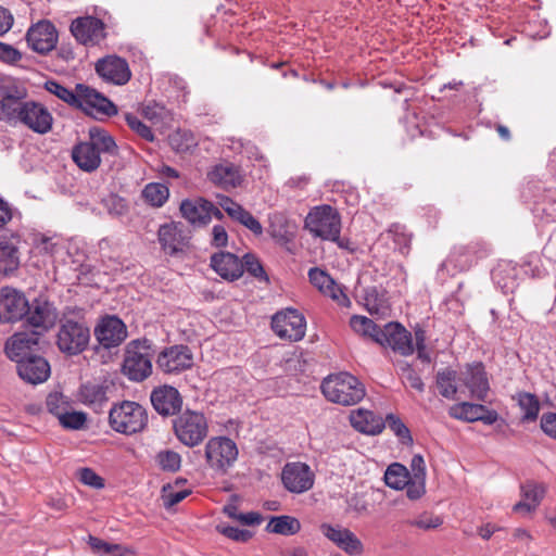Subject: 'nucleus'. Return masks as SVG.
Here are the masks:
<instances>
[{"mask_svg": "<svg viewBox=\"0 0 556 556\" xmlns=\"http://www.w3.org/2000/svg\"><path fill=\"white\" fill-rule=\"evenodd\" d=\"M88 135V141L73 147L72 159L81 170L92 173L101 164V154L115 156L118 153V147L114 138L103 128L91 127Z\"/></svg>", "mask_w": 556, "mask_h": 556, "instance_id": "1", "label": "nucleus"}, {"mask_svg": "<svg viewBox=\"0 0 556 556\" xmlns=\"http://www.w3.org/2000/svg\"><path fill=\"white\" fill-rule=\"evenodd\" d=\"M76 309L68 311L60 318L56 333V345L66 355L74 356L83 353L90 341V329L83 316L71 317L70 314Z\"/></svg>", "mask_w": 556, "mask_h": 556, "instance_id": "2", "label": "nucleus"}, {"mask_svg": "<svg viewBox=\"0 0 556 556\" xmlns=\"http://www.w3.org/2000/svg\"><path fill=\"white\" fill-rule=\"evenodd\" d=\"M320 389L328 401L343 406L355 405L365 396L363 383L349 372L329 375Z\"/></svg>", "mask_w": 556, "mask_h": 556, "instance_id": "3", "label": "nucleus"}, {"mask_svg": "<svg viewBox=\"0 0 556 556\" xmlns=\"http://www.w3.org/2000/svg\"><path fill=\"white\" fill-rule=\"evenodd\" d=\"M153 343L147 338L130 341L125 351L123 371L131 381H143L152 374Z\"/></svg>", "mask_w": 556, "mask_h": 556, "instance_id": "4", "label": "nucleus"}, {"mask_svg": "<svg viewBox=\"0 0 556 556\" xmlns=\"http://www.w3.org/2000/svg\"><path fill=\"white\" fill-rule=\"evenodd\" d=\"M109 422L114 431L131 435L144 430L148 425V413L137 402L123 401L110 409Z\"/></svg>", "mask_w": 556, "mask_h": 556, "instance_id": "5", "label": "nucleus"}, {"mask_svg": "<svg viewBox=\"0 0 556 556\" xmlns=\"http://www.w3.org/2000/svg\"><path fill=\"white\" fill-rule=\"evenodd\" d=\"M173 429L178 441L188 447L201 444L208 433L204 414L191 409H186L173 420Z\"/></svg>", "mask_w": 556, "mask_h": 556, "instance_id": "6", "label": "nucleus"}, {"mask_svg": "<svg viewBox=\"0 0 556 556\" xmlns=\"http://www.w3.org/2000/svg\"><path fill=\"white\" fill-rule=\"evenodd\" d=\"M305 228L315 237L337 241L341 230V218L330 205L314 207L305 218Z\"/></svg>", "mask_w": 556, "mask_h": 556, "instance_id": "7", "label": "nucleus"}, {"mask_svg": "<svg viewBox=\"0 0 556 556\" xmlns=\"http://www.w3.org/2000/svg\"><path fill=\"white\" fill-rule=\"evenodd\" d=\"M205 458L210 468L225 475L238 458L237 444L227 437H213L205 445Z\"/></svg>", "mask_w": 556, "mask_h": 556, "instance_id": "8", "label": "nucleus"}, {"mask_svg": "<svg viewBox=\"0 0 556 556\" xmlns=\"http://www.w3.org/2000/svg\"><path fill=\"white\" fill-rule=\"evenodd\" d=\"M271 329L280 338L291 342L300 341L305 336V317L295 308H286L271 317Z\"/></svg>", "mask_w": 556, "mask_h": 556, "instance_id": "9", "label": "nucleus"}, {"mask_svg": "<svg viewBox=\"0 0 556 556\" xmlns=\"http://www.w3.org/2000/svg\"><path fill=\"white\" fill-rule=\"evenodd\" d=\"M76 91L80 92V106L76 109L83 110L92 116L111 117L118 113L117 106L103 93L85 84H77Z\"/></svg>", "mask_w": 556, "mask_h": 556, "instance_id": "10", "label": "nucleus"}, {"mask_svg": "<svg viewBox=\"0 0 556 556\" xmlns=\"http://www.w3.org/2000/svg\"><path fill=\"white\" fill-rule=\"evenodd\" d=\"M127 327L116 315L102 317L94 327V337L101 348L110 350L119 346L127 338Z\"/></svg>", "mask_w": 556, "mask_h": 556, "instance_id": "11", "label": "nucleus"}, {"mask_svg": "<svg viewBox=\"0 0 556 556\" xmlns=\"http://www.w3.org/2000/svg\"><path fill=\"white\" fill-rule=\"evenodd\" d=\"M156 365L165 374H179L193 366L192 351L185 344L165 348L159 354Z\"/></svg>", "mask_w": 556, "mask_h": 556, "instance_id": "12", "label": "nucleus"}, {"mask_svg": "<svg viewBox=\"0 0 556 556\" xmlns=\"http://www.w3.org/2000/svg\"><path fill=\"white\" fill-rule=\"evenodd\" d=\"M39 332L38 331H20L11 336L5 342L7 356L15 362L30 357L31 355H39Z\"/></svg>", "mask_w": 556, "mask_h": 556, "instance_id": "13", "label": "nucleus"}, {"mask_svg": "<svg viewBox=\"0 0 556 556\" xmlns=\"http://www.w3.org/2000/svg\"><path fill=\"white\" fill-rule=\"evenodd\" d=\"M27 324L38 331L39 337L52 328L58 319V312L54 305L45 298H36L28 302Z\"/></svg>", "mask_w": 556, "mask_h": 556, "instance_id": "14", "label": "nucleus"}, {"mask_svg": "<svg viewBox=\"0 0 556 556\" xmlns=\"http://www.w3.org/2000/svg\"><path fill=\"white\" fill-rule=\"evenodd\" d=\"M94 70L104 81L116 86H123L131 78L128 62L116 54L99 59L94 65Z\"/></svg>", "mask_w": 556, "mask_h": 556, "instance_id": "15", "label": "nucleus"}, {"mask_svg": "<svg viewBox=\"0 0 556 556\" xmlns=\"http://www.w3.org/2000/svg\"><path fill=\"white\" fill-rule=\"evenodd\" d=\"M71 33L79 43L96 46L105 38V25L94 16L77 17L71 24Z\"/></svg>", "mask_w": 556, "mask_h": 556, "instance_id": "16", "label": "nucleus"}, {"mask_svg": "<svg viewBox=\"0 0 556 556\" xmlns=\"http://www.w3.org/2000/svg\"><path fill=\"white\" fill-rule=\"evenodd\" d=\"M28 301L25 295L10 287L0 290V321L14 323L26 316Z\"/></svg>", "mask_w": 556, "mask_h": 556, "instance_id": "17", "label": "nucleus"}, {"mask_svg": "<svg viewBox=\"0 0 556 556\" xmlns=\"http://www.w3.org/2000/svg\"><path fill=\"white\" fill-rule=\"evenodd\" d=\"M285 488L292 493L308 491L314 484V473L304 463H288L281 472Z\"/></svg>", "mask_w": 556, "mask_h": 556, "instance_id": "18", "label": "nucleus"}, {"mask_svg": "<svg viewBox=\"0 0 556 556\" xmlns=\"http://www.w3.org/2000/svg\"><path fill=\"white\" fill-rule=\"evenodd\" d=\"M18 122L34 132L45 135L52 129L53 116L41 103L26 101Z\"/></svg>", "mask_w": 556, "mask_h": 556, "instance_id": "19", "label": "nucleus"}, {"mask_svg": "<svg viewBox=\"0 0 556 556\" xmlns=\"http://www.w3.org/2000/svg\"><path fill=\"white\" fill-rule=\"evenodd\" d=\"M459 379L469 390L470 396L479 401L486 399L490 390L488 375L484 365L480 362L467 364L460 371Z\"/></svg>", "mask_w": 556, "mask_h": 556, "instance_id": "20", "label": "nucleus"}, {"mask_svg": "<svg viewBox=\"0 0 556 556\" xmlns=\"http://www.w3.org/2000/svg\"><path fill=\"white\" fill-rule=\"evenodd\" d=\"M308 279L324 295L331 298L339 305L343 307L351 305V301L342 287L326 270L313 267L308 270Z\"/></svg>", "mask_w": 556, "mask_h": 556, "instance_id": "21", "label": "nucleus"}, {"mask_svg": "<svg viewBox=\"0 0 556 556\" xmlns=\"http://www.w3.org/2000/svg\"><path fill=\"white\" fill-rule=\"evenodd\" d=\"M26 39L34 51L46 54L55 48L58 31L51 22L41 21L28 29Z\"/></svg>", "mask_w": 556, "mask_h": 556, "instance_id": "22", "label": "nucleus"}, {"mask_svg": "<svg viewBox=\"0 0 556 556\" xmlns=\"http://www.w3.org/2000/svg\"><path fill=\"white\" fill-rule=\"evenodd\" d=\"M159 242L165 253L175 255L189 244L190 233L180 223L164 224L157 231Z\"/></svg>", "mask_w": 556, "mask_h": 556, "instance_id": "23", "label": "nucleus"}, {"mask_svg": "<svg viewBox=\"0 0 556 556\" xmlns=\"http://www.w3.org/2000/svg\"><path fill=\"white\" fill-rule=\"evenodd\" d=\"M22 380L30 384L45 382L51 374L49 362L42 355H31L16 364Z\"/></svg>", "mask_w": 556, "mask_h": 556, "instance_id": "24", "label": "nucleus"}, {"mask_svg": "<svg viewBox=\"0 0 556 556\" xmlns=\"http://www.w3.org/2000/svg\"><path fill=\"white\" fill-rule=\"evenodd\" d=\"M153 408L162 416H173L181 409L182 399L178 390L172 386L154 389L150 396Z\"/></svg>", "mask_w": 556, "mask_h": 556, "instance_id": "25", "label": "nucleus"}, {"mask_svg": "<svg viewBox=\"0 0 556 556\" xmlns=\"http://www.w3.org/2000/svg\"><path fill=\"white\" fill-rule=\"evenodd\" d=\"M320 531L329 541L349 555H359L363 551L362 542L346 528L323 523Z\"/></svg>", "mask_w": 556, "mask_h": 556, "instance_id": "26", "label": "nucleus"}, {"mask_svg": "<svg viewBox=\"0 0 556 556\" xmlns=\"http://www.w3.org/2000/svg\"><path fill=\"white\" fill-rule=\"evenodd\" d=\"M0 96V119L9 123L18 122L26 102L23 101L26 97V92L16 87H12L1 89Z\"/></svg>", "mask_w": 556, "mask_h": 556, "instance_id": "27", "label": "nucleus"}, {"mask_svg": "<svg viewBox=\"0 0 556 556\" xmlns=\"http://www.w3.org/2000/svg\"><path fill=\"white\" fill-rule=\"evenodd\" d=\"M211 267L224 279L235 281L243 274L241 260L230 252L215 253L211 257Z\"/></svg>", "mask_w": 556, "mask_h": 556, "instance_id": "28", "label": "nucleus"}, {"mask_svg": "<svg viewBox=\"0 0 556 556\" xmlns=\"http://www.w3.org/2000/svg\"><path fill=\"white\" fill-rule=\"evenodd\" d=\"M384 340L393 351L402 355H410L414 352L410 332L399 323L390 321L384 325Z\"/></svg>", "mask_w": 556, "mask_h": 556, "instance_id": "29", "label": "nucleus"}, {"mask_svg": "<svg viewBox=\"0 0 556 556\" xmlns=\"http://www.w3.org/2000/svg\"><path fill=\"white\" fill-rule=\"evenodd\" d=\"M20 236L12 233L10 238L0 237V273L9 275L20 266Z\"/></svg>", "mask_w": 556, "mask_h": 556, "instance_id": "30", "label": "nucleus"}, {"mask_svg": "<svg viewBox=\"0 0 556 556\" xmlns=\"http://www.w3.org/2000/svg\"><path fill=\"white\" fill-rule=\"evenodd\" d=\"M208 200L202 197L185 199L180 203L181 215L194 226H205L210 223Z\"/></svg>", "mask_w": 556, "mask_h": 556, "instance_id": "31", "label": "nucleus"}, {"mask_svg": "<svg viewBox=\"0 0 556 556\" xmlns=\"http://www.w3.org/2000/svg\"><path fill=\"white\" fill-rule=\"evenodd\" d=\"M412 480L407 488L406 495L409 500L416 501L426 493V464L420 454L413 456L410 462Z\"/></svg>", "mask_w": 556, "mask_h": 556, "instance_id": "32", "label": "nucleus"}, {"mask_svg": "<svg viewBox=\"0 0 556 556\" xmlns=\"http://www.w3.org/2000/svg\"><path fill=\"white\" fill-rule=\"evenodd\" d=\"M207 178L213 184L223 188H235L242 181L239 167L231 163L215 165L207 173Z\"/></svg>", "mask_w": 556, "mask_h": 556, "instance_id": "33", "label": "nucleus"}, {"mask_svg": "<svg viewBox=\"0 0 556 556\" xmlns=\"http://www.w3.org/2000/svg\"><path fill=\"white\" fill-rule=\"evenodd\" d=\"M108 390L105 384L87 382L79 389V399L85 405L98 410L109 401Z\"/></svg>", "mask_w": 556, "mask_h": 556, "instance_id": "34", "label": "nucleus"}, {"mask_svg": "<svg viewBox=\"0 0 556 556\" xmlns=\"http://www.w3.org/2000/svg\"><path fill=\"white\" fill-rule=\"evenodd\" d=\"M478 244L458 245L453 249L446 263L463 271L469 269L481 255H478Z\"/></svg>", "mask_w": 556, "mask_h": 556, "instance_id": "35", "label": "nucleus"}, {"mask_svg": "<svg viewBox=\"0 0 556 556\" xmlns=\"http://www.w3.org/2000/svg\"><path fill=\"white\" fill-rule=\"evenodd\" d=\"M351 328L365 340L382 345V329L370 318L353 315L350 319Z\"/></svg>", "mask_w": 556, "mask_h": 556, "instance_id": "36", "label": "nucleus"}, {"mask_svg": "<svg viewBox=\"0 0 556 556\" xmlns=\"http://www.w3.org/2000/svg\"><path fill=\"white\" fill-rule=\"evenodd\" d=\"M350 421L353 428L363 433L376 434L382 431V422L370 410L362 408L352 410Z\"/></svg>", "mask_w": 556, "mask_h": 556, "instance_id": "37", "label": "nucleus"}, {"mask_svg": "<svg viewBox=\"0 0 556 556\" xmlns=\"http://www.w3.org/2000/svg\"><path fill=\"white\" fill-rule=\"evenodd\" d=\"M268 233L278 242H287L292 236L291 224L282 212H274L268 215Z\"/></svg>", "mask_w": 556, "mask_h": 556, "instance_id": "38", "label": "nucleus"}, {"mask_svg": "<svg viewBox=\"0 0 556 556\" xmlns=\"http://www.w3.org/2000/svg\"><path fill=\"white\" fill-rule=\"evenodd\" d=\"M410 480L408 469L400 463H393L384 470V484L394 490L407 489Z\"/></svg>", "mask_w": 556, "mask_h": 556, "instance_id": "39", "label": "nucleus"}, {"mask_svg": "<svg viewBox=\"0 0 556 556\" xmlns=\"http://www.w3.org/2000/svg\"><path fill=\"white\" fill-rule=\"evenodd\" d=\"M456 380L457 372L451 368H444L437 372L435 386L442 397L447 400H455L456 393L458 391Z\"/></svg>", "mask_w": 556, "mask_h": 556, "instance_id": "40", "label": "nucleus"}, {"mask_svg": "<svg viewBox=\"0 0 556 556\" xmlns=\"http://www.w3.org/2000/svg\"><path fill=\"white\" fill-rule=\"evenodd\" d=\"M301 530V523L295 517L282 515L271 517L266 526V531L281 535H293Z\"/></svg>", "mask_w": 556, "mask_h": 556, "instance_id": "41", "label": "nucleus"}, {"mask_svg": "<svg viewBox=\"0 0 556 556\" xmlns=\"http://www.w3.org/2000/svg\"><path fill=\"white\" fill-rule=\"evenodd\" d=\"M45 89L50 92L51 94L55 96L66 104L73 108L80 106V92H77L76 90H71L64 85L60 84L59 81L54 79H49L45 83Z\"/></svg>", "mask_w": 556, "mask_h": 556, "instance_id": "42", "label": "nucleus"}, {"mask_svg": "<svg viewBox=\"0 0 556 556\" xmlns=\"http://www.w3.org/2000/svg\"><path fill=\"white\" fill-rule=\"evenodd\" d=\"M388 427L403 446H412L414 443L410 430L404 421L394 414L384 416V428Z\"/></svg>", "mask_w": 556, "mask_h": 556, "instance_id": "43", "label": "nucleus"}, {"mask_svg": "<svg viewBox=\"0 0 556 556\" xmlns=\"http://www.w3.org/2000/svg\"><path fill=\"white\" fill-rule=\"evenodd\" d=\"M516 400L522 412L521 420L526 422L535 421L540 412L538 397L529 392H519Z\"/></svg>", "mask_w": 556, "mask_h": 556, "instance_id": "44", "label": "nucleus"}, {"mask_svg": "<svg viewBox=\"0 0 556 556\" xmlns=\"http://www.w3.org/2000/svg\"><path fill=\"white\" fill-rule=\"evenodd\" d=\"M483 412L482 404H473L469 402H463L455 404L450 407L448 414L451 417L464 420L467 422L478 421L479 413Z\"/></svg>", "mask_w": 556, "mask_h": 556, "instance_id": "45", "label": "nucleus"}, {"mask_svg": "<svg viewBox=\"0 0 556 556\" xmlns=\"http://www.w3.org/2000/svg\"><path fill=\"white\" fill-rule=\"evenodd\" d=\"M170 148L177 153H186L197 147L193 134L187 129H177L168 136Z\"/></svg>", "mask_w": 556, "mask_h": 556, "instance_id": "46", "label": "nucleus"}, {"mask_svg": "<svg viewBox=\"0 0 556 556\" xmlns=\"http://www.w3.org/2000/svg\"><path fill=\"white\" fill-rule=\"evenodd\" d=\"M141 115L150 122L152 126H162L169 118L168 109L157 102H149L140 109Z\"/></svg>", "mask_w": 556, "mask_h": 556, "instance_id": "47", "label": "nucleus"}, {"mask_svg": "<svg viewBox=\"0 0 556 556\" xmlns=\"http://www.w3.org/2000/svg\"><path fill=\"white\" fill-rule=\"evenodd\" d=\"M168 195V188L165 185L159 182L148 184L142 190V197L144 200L155 207L162 206L167 201Z\"/></svg>", "mask_w": 556, "mask_h": 556, "instance_id": "48", "label": "nucleus"}, {"mask_svg": "<svg viewBox=\"0 0 556 556\" xmlns=\"http://www.w3.org/2000/svg\"><path fill=\"white\" fill-rule=\"evenodd\" d=\"M546 493V485L534 481H527L520 485V495L533 507L538 508Z\"/></svg>", "mask_w": 556, "mask_h": 556, "instance_id": "49", "label": "nucleus"}, {"mask_svg": "<svg viewBox=\"0 0 556 556\" xmlns=\"http://www.w3.org/2000/svg\"><path fill=\"white\" fill-rule=\"evenodd\" d=\"M388 240L393 242L394 250H397L401 254L408 253L410 236L406 232L404 226L399 224L392 225L388 230Z\"/></svg>", "mask_w": 556, "mask_h": 556, "instance_id": "50", "label": "nucleus"}, {"mask_svg": "<svg viewBox=\"0 0 556 556\" xmlns=\"http://www.w3.org/2000/svg\"><path fill=\"white\" fill-rule=\"evenodd\" d=\"M157 466L168 472H176L181 467V456L172 450L161 451L155 456Z\"/></svg>", "mask_w": 556, "mask_h": 556, "instance_id": "51", "label": "nucleus"}, {"mask_svg": "<svg viewBox=\"0 0 556 556\" xmlns=\"http://www.w3.org/2000/svg\"><path fill=\"white\" fill-rule=\"evenodd\" d=\"M124 119L128 127L146 141L152 142L155 137L150 126L146 125L137 115L125 113Z\"/></svg>", "mask_w": 556, "mask_h": 556, "instance_id": "52", "label": "nucleus"}, {"mask_svg": "<svg viewBox=\"0 0 556 556\" xmlns=\"http://www.w3.org/2000/svg\"><path fill=\"white\" fill-rule=\"evenodd\" d=\"M409 525L424 531L434 530L443 525V518L430 511H424L409 521Z\"/></svg>", "mask_w": 556, "mask_h": 556, "instance_id": "53", "label": "nucleus"}, {"mask_svg": "<svg viewBox=\"0 0 556 556\" xmlns=\"http://www.w3.org/2000/svg\"><path fill=\"white\" fill-rule=\"evenodd\" d=\"M46 406L49 413L59 418L66 409H71V404L60 392L49 393L46 399Z\"/></svg>", "mask_w": 556, "mask_h": 556, "instance_id": "54", "label": "nucleus"}, {"mask_svg": "<svg viewBox=\"0 0 556 556\" xmlns=\"http://www.w3.org/2000/svg\"><path fill=\"white\" fill-rule=\"evenodd\" d=\"M232 220L241 224L250 231H252L255 236H261L263 233L262 224L243 206L237 212Z\"/></svg>", "mask_w": 556, "mask_h": 556, "instance_id": "55", "label": "nucleus"}, {"mask_svg": "<svg viewBox=\"0 0 556 556\" xmlns=\"http://www.w3.org/2000/svg\"><path fill=\"white\" fill-rule=\"evenodd\" d=\"M243 270L245 269L251 276L260 280H268L260 260L252 253H247L242 258Z\"/></svg>", "mask_w": 556, "mask_h": 556, "instance_id": "56", "label": "nucleus"}, {"mask_svg": "<svg viewBox=\"0 0 556 556\" xmlns=\"http://www.w3.org/2000/svg\"><path fill=\"white\" fill-rule=\"evenodd\" d=\"M58 419L65 429L78 430L85 426L87 418L86 414L81 412H71V409H66Z\"/></svg>", "mask_w": 556, "mask_h": 556, "instance_id": "57", "label": "nucleus"}, {"mask_svg": "<svg viewBox=\"0 0 556 556\" xmlns=\"http://www.w3.org/2000/svg\"><path fill=\"white\" fill-rule=\"evenodd\" d=\"M535 211L538 213L541 212L542 217L545 218L547 223L556 222V191L548 190L546 199L536 206Z\"/></svg>", "mask_w": 556, "mask_h": 556, "instance_id": "58", "label": "nucleus"}, {"mask_svg": "<svg viewBox=\"0 0 556 556\" xmlns=\"http://www.w3.org/2000/svg\"><path fill=\"white\" fill-rule=\"evenodd\" d=\"M216 530L220 534L225 535L226 538H228L235 542L245 543L253 536V532H251L250 530H243V529H239V528L230 527V526L218 525L216 527Z\"/></svg>", "mask_w": 556, "mask_h": 556, "instance_id": "59", "label": "nucleus"}, {"mask_svg": "<svg viewBox=\"0 0 556 556\" xmlns=\"http://www.w3.org/2000/svg\"><path fill=\"white\" fill-rule=\"evenodd\" d=\"M79 481L88 486L94 489H102L104 486V480L93 469L85 467L77 471Z\"/></svg>", "mask_w": 556, "mask_h": 556, "instance_id": "60", "label": "nucleus"}, {"mask_svg": "<svg viewBox=\"0 0 556 556\" xmlns=\"http://www.w3.org/2000/svg\"><path fill=\"white\" fill-rule=\"evenodd\" d=\"M190 493V490L174 491L169 484L165 485L162 495L164 506L170 508L185 500Z\"/></svg>", "mask_w": 556, "mask_h": 556, "instance_id": "61", "label": "nucleus"}, {"mask_svg": "<svg viewBox=\"0 0 556 556\" xmlns=\"http://www.w3.org/2000/svg\"><path fill=\"white\" fill-rule=\"evenodd\" d=\"M364 305L370 314H378L382 306V299L376 287L366 289L364 294Z\"/></svg>", "mask_w": 556, "mask_h": 556, "instance_id": "62", "label": "nucleus"}, {"mask_svg": "<svg viewBox=\"0 0 556 556\" xmlns=\"http://www.w3.org/2000/svg\"><path fill=\"white\" fill-rule=\"evenodd\" d=\"M88 543H89L90 547L96 553H98L100 555H111L115 551H118L121 548V546L117 544L108 543V542H105L99 538L92 536V535L89 536Z\"/></svg>", "mask_w": 556, "mask_h": 556, "instance_id": "63", "label": "nucleus"}, {"mask_svg": "<svg viewBox=\"0 0 556 556\" xmlns=\"http://www.w3.org/2000/svg\"><path fill=\"white\" fill-rule=\"evenodd\" d=\"M541 429L546 435L556 440V413L542 415Z\"/></svg>", "mask_w": 556, "mask_h": 556, "instance_id": "64", "label": "nucleus"}]
</instances>
